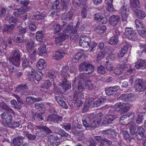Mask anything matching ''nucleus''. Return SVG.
Segmentation results:
<instances>
[{
  "label": "nucleus",
  "instance_id": "1",
  "mask_svg": "<svg viewBox=\"0 0 146 146\" xmlns=\"http://www.w3.org/2000/svg\"><path fill=\"white\" fill-rule=\"evenodd\" d=\"M69 67L67 66L63 67L61 72V74L62 76V78L63 79L61 85L65 90H67L71 88V83L67 81V80L68 77H69V72L72 73L74 72V70H69Z\"/></svg>",
  "mask_w": 146,
  "mask_h": 146
},
{
  "label": "nucleus",
  "instance_id": "2",
  "mask_svg": "<svg viewBox=\"0 0 146 146\" xmlns=\"http://www.w3.org/2000/svg\"><path fill=\"white\" fill-rule=\"evenodd\" d=\"M85 88L84 84L82 83L80 81L78 82L77 86L76 87L75 91L73 96V99L75 100L76 105L78 107H80L82 104V102L80 100L78 97L79 94L82 95V92L83 91Z\"/></svg>",
  "mask_w": 146,
  "mask_h": 146
},
{
  "label": "nucleus",
  "instance_id": "3",
  "mask_svg": "<svg viewBox=\"0 0 146 146\" xmlns=\"http://www.w3.org/2000/svg\"><path fill=\"white\" fill-rule=\"evenodd\" d=\"M72 26L69 25H68L63 32L60 34V35L55 38V41L56 43H59L68 39L72 32Z\"/></svg>",
  "mask_w": 146,
  "mask_h": 146
},
{
  "label": "nucleus",
  "instance_id": "4",
  "mask_svg": "<svg viewBox=\"0 0 146 146\" xmlns=\"http://www.w3.org/2000/svg\"><path fill=\"white\" fill-rule=\"evenodd\" d=\"M21 52L18 49H15L12 52L11 55L9 59L10 62L15 63L16 65L20 64Z\"/></svg>",
  "mask_w": 146,
  "mask_h": 146
},
{
  "label": "nucleus",
  "instance_id": "5",
  "mask_svg": "<svg viewBox=\"0 0 146 146\" xmlns=\"http://www.w3.org/2000/svg\"><path fill=\"white\" fill-rule=\"evenodd\" d=\"M91 66V64H88L86 62H83L81 63L79 66V69L80 70L85 71L86 72L80 74L79 75V78L80 79H84L86 78L85 74H88L90 73V72H88V70H90V66Z\"/></svg>",
  "mask_w": 146,
  "mask_h": 146
},
{
  "label": "nucleus",
  "instance_id": "6",
  "mask_svg": "<svg viewBox=\"0 0 146 146\" xmlns=\"http://www.w3.org/2000/svg\"><path fill=\"white\" fill-rule=\"evenodd\" d=\"M135 88L137 91H143L146 89V83L142 79H138L135 81Z\"/></svg>",
  "mask_w": 146,
  "mask_h": 146
},
{
  "label": "nucleus",
  "instance_id": "7",
  "mask_svg": "<svg viewBox=\"0 0 146 146\" xmlns=\"http://www.w3.org/2000/svg\"><path fill=\"white\" fill-rule=\"evenodd\" d=\"M12 114L14 115V114L5 112L1 114V117L3 120V122L7 127L13 121V118Z\"/></svg>",
  "mask_w": 146,
  "mask_h": 146
},
{
  "label": "nucleus",
  "instance_id": "8",
  "mask_svg": "<svg viewBox=\"0 0 146 146\" xmlns=\"http://www.w3.org/2000/svg\"><path fill=\"white\" fill-rule=\"evenodd\" d=\"M91 38L86 36H81L79 40V46L83 47L90 48Z\"/></svg>",
  "mask_w": 146,
  "mask_h": 146
},
{
  "label": "nucleus",
  "instance_id": "9",
  "mask_svg": "<svg viewBox=\"0 0 146 146\" xmlns=\"http://www.w3.org/2000/svg\"><path fill=\"white\" fill-rule=\"evenodd\" d=\"M145 130L141 126L138 127L135 133V137L138 140H141L145 136Z\"/></svg>",
  "mask_w": 146,
  "mask_h": 146
},
{
  "label": "nucleus",
  "instance_id": "10",
  "mask_svg": "<svg viewBox=\"0 0 146 146\" xmlns=\"http://www.w3.org/2000/svg\"><path fill=\"white\" fill-rule=\"evenodd\" d=\"M125 35L129 39H131L134 38L136 33L132 29L127 27L125 29Z\"/></svg>",
  "mask_w": 146,
  "mask_h": 146
},
{
  "label": "nucleus",
  "instance_id": "11",
  "mask_svg": "<svg viewBox=\"0 0 146 146\" xmlns=\"http://www.w3.org/2000/svg\"><path fill=\"white\" fill-rule=\"evenodd\" d=\"M103 116V115L101 112L98 113L96 116L95 115L94 118L96 119L94 120L92 122V128L97 127L99 125Z\"/></svg>",
  "mask_w": 146,
  "mask_h": 146
},
{
  "label": "nucleus",
  "instance_id": "12",
  "mask_svg": "<svg viewBox=\"0 0 146 146\" xmlns=\"http://www.w3.org/2000/svg\"><path fill=\"white\" fill-rule=\"evenodd\" d=\"M119 88L117 86L106 88L105 89L106 93L108 96L112 95L118 90Z\"/></svg>",
  "mask_w": 146,
  "mask_h": 146
},
{
  "label": "nucleus",
  "instance_id": "13",
  "mask_svg": "<svg viewBox=\"0 0 146 146\" xmlns=\"http://www.w3.org/2000/svg\"><path fill=\"white\" fill-rule=\"evenodd\" d=\"M50 132V130L46 126H43L41 127L40 131L38 132V136L40 137H43L47 134L49 133Z\"/></svg>",
  "mask_w": 146,
  "mask_h": 146
},
{
  "label": "nucleus",
  "instance_id": "14",
  "mask_svg": "<svg viewBox=\"0 0 146 146\" xmlns=\"http://www.w3.org/2000/svg\"><path fill=\"white\" fill-rule=\"evenodd\" d=\"M26 102L28 105L33 104L35 102H40L42 100L41 98H36L34 97L28 96L25 99Z\"/></svg>",
  "mask_w": 146,
  "mask_h": 146
},
{
  "label": "nucleus",
  "instance_id": "15",
  "mask_svg": "<svg viewBox=\"0 0 146 146\" xmlns=\"http://www.w3.org/2000/svg\"><path fill=\"white\" fill-rule=\"evenodd\" d=\"M104 134L107 135L108 138L114 139L116 137V132L114 129H108L104 131Z\"/></svg>",
  "mask_w": 146,
  "mask_h": 146
},
{
  "label": "nucleus",
  "instance_id": "16",
  "mask_svg": "<svg viewBox=\"0 0 146 146\" xmlns=\"http://www.w3.org/2000/svg\"><path fill=\"white\" fill-rule=\"evenodd\" d=\"M120 11L123 21H126L128 15L129 9L126 7L123 6L120 9Z\"/></svg>",
  "mask_w": 146,
  "mask_h": 146
},
{
  "label": "nucleus",
  "instance_id": "17",
  "mask_svg": "<svg viewBox=\"0 0 146 146\" xmlns=\"http://www.w3.org/2000/svg\"><path fill=\"white\" fill-rule=\"evenodd\" d=\"M67 22V21H62V25H60L58 23L55 24L54 26V33L56 34L60 32L64 27L66 25Z\"/></svg>",
  "mask_w": 146,
  "mask_h": 146
},
{
  "label": "nucleus",
  "instance_id": "18",
  "mask_svg": "<svg viewBox=\"0 0 146 146\" xmlns=\"http://www.w3.org/2000/svg\"><path fill=\"white\" fill-rule=\"evenodd\" d=\"M119 19L120 17L119 16L113 15L110 17L109 21L111 25L114 26L117 24Z\"/></svg>",
  "mask_w": 146,
  "mask_h": 146
},
{
  "label": "nucleus",
  "instance_id": "19",
  "mask_svg": "<svg viewBox=\"0 0 146 146\" xmlns=\"http://www.w3.org/2000/svg\"><path fill=\"white\" fill-rule=\"evenodd\" d=\"M119 67L120 69H123V72L124 70H126L127 72L129 73L132 72L134 69L133 68H131L130 65L127 64L126 62L120 64L119 65Z\"/></svg>",
  "mask_w": 146,
  "mask_h": 146
},
{
  "label": "nucleus",
  "instance_id": "20",
  "mask_svg": "<svg viewBox=\"0 0 146 146\" xmlns=\"http://www.w3.org/2000/svg\"><path fill=\"white\" fill-rule=\"evenodd\" d=\"M135 113L132 112H130L127 113L122 116L119 119V121H121L122 120H124V118H129V122L132 121L134 118Z\"/></svg>",
  "mask_w": 146,
  "mask_h": 146
},
{
  "label": "nucleus",
  "instance_id": "21",
  "mask_svg": "<svg viewBox=\"0 0 146 146\" xmlns=\"http://www.w3.org/2000/svg\"><path fill=\"white\" fill-rule=\"evenodd\" d=\"M25 42L26 48L29 53H30L34 50V43L33 41L27 40Z\"/></svg>",
  "mask_w": 146,
  "mask_h": 146
},
{
  "label": "nucleus",
  "instance_id": "22",
  "mask_svg": "<svg viewBox=\"0 0 146 146\" xmlns=\"http://www.w3.org/2000/svg\"><path fill=\"white\" fill-rule=\"evenodd\" d=\"M65 53L62 50H58L53 54L52 57L53 59L57 60H60L64 57Z\"/></svg>",
  "mask_w": 146,
  "mask_h": 146
},
{
  "label": "nucleus",
  "instance_id": "23",
  "mask_svg": "<svg viewBox=\"0 0 146 146\" xmlns=\"http://www.w3.org/2000/svg\"><path fill=\"white\" fill-rule=\"evenodd\" d=\"M46 65L45 60L43 59H40L37 62L36 66L39 70H42L44 68Z\"/></svg>",
  "mask_w": 146,
  "mask_h": 146
},
{
  "label": "nucleus",
  "instance_id": "24",
  "mask_svg": "<svg viewBox=\"0 0 146 146\" xmlns=\"http://www.w3.org/2000/svg\"><path fill=\"white\" fill-rule=\"evenodd\" d=\"M60 0H56L54 1L51 2L49 6L51 7V9H61L60 4L59 3Z\"/></svg>",
  "mask_w": 146,
  "mask_h": 146
},
{
  "label": "nucleus",
  "instance_id": "25",
  "mask_svg": "<svg viewBox=\"0 0 146 146\" xmlns=\"http://www.w3.org/2000/svg\"><path fill=\"white\" fill-rule=\"evenodd\" d=\"M55 98L59 105L65 109L68 108V106L62 98L60 96H56Z\"/></svg>",
  "mask_w": 146,
  "mask_h": 146
},
{
  "label": "nucleus",
  "instance_id": "26",
  "mask_svg": "<svg viewBox=\"0 0 146 146\" xmlns=\"http://www.w3.org/2000/svg\"><path fill=\"white\" fill-rule=\"evenodd\" d=\"M134 12L137 17L140 19H143L146 16V15L145 12L143 11L140 9H136Z\"/></svg>",
  "mask_w": 146,
  "mask_h": 146
},
{
  "label": "nucleus",
  "instance_id": "27",
  "mask_svg": "<svg viewBox=\"0 0 146 146\" xmlns=\"http://www.w3.org/2000/svg\"><path fill=\"white\" fill-rule=\"evenodd\" d=\"M20 64L16 65L15 63L11 62L8 66V69L9 72H14L18 70V67H19Z\"/></svg>",
  "mask_w": 146,
  "mask_h": 146
},
{
  "label": "nucleus",
  "instance_id": "28",
  "mask_svg": "<svg viewBox=\"0 0 146 146\" xmlns=\"http://www.w3.org/2000/svg\"><path fill=\"white\" fill-rule=\"evenodd\" d=\"M106 29V27L105 25H102L97 27L94 29V31L96 33L101 35L104 33Z\"/></svg>",
  "mask_w": 146,
  "mask_h": 146
},
{
  "label": "nucleus",
  "instance_id": "29",
  "mask_svg": "<svg viewBox=\"0 0 146 146\" xmlns=\"http://www.w3.org/2000/svg\"><path fill=\"white\" fill-rule=\"evenodd\" d=\"M16 11L13 12L14 14L16 16L20 15V14H23L28 11V9H24L23 7H20L18 10H16Z\"/></svg>",
  "mask_w": 146,
  "mask_h": 146
},
{
  "label": "nucleus",
  "instance_id": "30",
  "mask_svg": "<svg viewBox=\"0 0 146 146\" xmlns=\"http://www.w3.org/2000/svg\"><path fill=\"white\" fill-rule=\"evenodd\" d=\"M136 69L142 68L143 69L146 66V62L144 60H141L140 61L136 62L135 64Z\"/></svg>",
  "mask_w": 146,
  "mask_h": 146
},
{
  "label": "nucleus",
  "instance_id": "31",
  "mask_svg": "<svg viewBox=\"0 0 146 146\" xmlns=\"http://www.w3.org/2000/svg\"><path fill=\"white\" fill-rule=\"evenodd\" d=\"M61 4V8L64 10H66L70 4V0H60Z\"/></svg>",
  "mask_w": 146,
  "mask_h": 146
},
{
  "label": "nucleus",
  "instance_id": "32",
  "mask_svg": "<svg viewBox=\"0 0 146 146\" xmlns=\"http://www.w3.org/2000/svg\"><path fill=\"white\" fill-rule=\"evenodd\" d=\"M28 87L27 84H21L18 85L16 88L15 91L16 92H21L22 90L28 89Z\"/></svg>",
  "mask_w": 146,
  "mask_h": 146
},
{
  "label": "nucleus",
  "instance_id": "33",
  "mask_svg": "<svg viewBox=\"0 0 146 146\" xmlns=\"http://www.w3.org/2000/svg\"><path fill=\"white\" fill-rule=\"evenodd\" d=\"M106 99L104 98H100L96 100L93 104V107H98L101 105L106 102Z\"/></svg>",
  "mask_w": 146,
  "mask_h": 146
},
{
  "label": "nucleus",
  "instance_id": "34",
  "mask_svg": "<svg viewBox=\"0 0 146 146\" xmlns=\"http://www.w3.org/2000/svg\"><path fill=\"white\" fill-rule=\"evenodd\" d=\"M49 141L52 145H54L56 141L58 140L59 137L56 134H53L50 136L49 137Z\"/></svg>",
  "mask_w": 146,
  "mask_h": 146
},
{
  "label": "nucleus",
  "instance_id": "35",
  "mask_svg": "<svg viewBox=\"0 0 146 146\" xmlns=\"http://www.w3.org/2000/svg\"><path fill=\"white\" fill-rule=\"evenodd\" d=\"M131 104H125L124 103L122 104V107L120 112L121 113H124L128 111L131 106Z\"/></svg>",
  "mask_w": 146,
  "mask_h": 146
},
{
  "label": "nucleus",
  "instance_id": "36",
  "mask_svg": "<svg viewBox=\"0 0 146 146\" xmlns=\"http://www.w3.org/2000/svg\"><path fill=\"white\" fill-rule=\"evenodd\" d=\"M44 38L43 34L42 33V31H38L36 33V38L37 41L41 42Z\"/></svg>",
  "mask_w": 146,
  "mask_h": 146
},
{
  "label": "nucleus",
  "instance_id": "37",
  "mask_svg": "<svg viewBox=\"0 0 146 146\" xmlns=\"http://www.w3.org/2000/svg\"><path fill=\"white\" fill-rule=\"evenodd\" d=\"M128 50L127 46L125 45L121 50L119 53L118 54V56L119 58L123 57L126 53Z\"/></svg>",
  "mask_w": 146,
  "mask_h": 146
},
{
  "label": "nucleus",
  "instance_id": "38",
  "mask_svg": "<svg viewBox=\"0 0 146 146\" xmlns=\"http://www.w3.org/2000/svg\"><path fill=\"white\" fill-rule=\"evenodd\" d=\"M36 50H34L33 52L27 58L31 64H32L36 59Z\"/></svg>",
  "mask_w": 146,
  "mask_h": 146
},
{
  "label": "nucleus",
  "instance_id": "39",
  "mask_svg": "<svg viewBox=\"0 0 146 146\" xmlns=\"http://www.w3.org/2000/svg\"><path fill=\"white\" fill-rule=\"evenodd\" d=\"M113 0H106V3L108 5V10L110 12H112L114 11V9L112 6V1Z\"/></svg>",
  "mask_w": 146,
  "mask_h": 146
},
{
  "label": "nucleus",
  "instance_id": "40",
  "mask_svg": "<svg viewBox=\"0 0 146 146\" xmlns=\"http://www.w3.org/2000/svg\"><path fill=\"white\" fill-rule=\"evenodd\" d=\"M130 5L132 9L136 8L139 7V0H131Z\"/></svg>",
  "mask_w": 146,
  "mask_h": 146
},
{
  "label": "nucleus",
  "instance_id": "41",
  "mask_svg": "<svg viewBox=\"0 0 146 146\" xmlns=\"http://www.w3.org/2000/svg\"><path fill=\"white\" fill-rule=\"evenodd\" d=\"M134 96L133 94H127V97H126L125 102L127 104H130L133 102L134 101Z\"/></svg>",
  "mask_w": 146,
  "mask_h": 146
},
{
  "label": "nucleus",
  "instance_id": "42",
  "mask_svg": "<svg viewBox=\"0 0 146 146\" xmlns=\"http://www.w3.org/2000/svg\"><path fill=\"white\" fill-rule=\"evenodd\" d=\"M15 27L13 24L7 25L4 27L3 30L4 32L7 33L10 32Z\"/></svg>",
  "mask_w": 146,
  "mask_h": 146
},
{
  "label": "nucleus",
  "instance_id": "43",
  "mask_svg": "<svg viewBox=\"0 0 146 146\" xmlns=\"http://www.w3.org/2000/svg\"><path fill=\"white\" fill-rule=\"evenodd\" d=\"M9 23L10 24H13L14 26L15 25L19 23V19L14 17H11L9 18Z\"/></svg>",
  "mask_w": 146,
  "mask_h": 146
},
{
  "label": "nucleus",
  "instance_id": "44",
  "mask_svg": "<svg viewBox=\"0 0 146 146\" xmlns=\"http://www.w3.org/2000/svg\"><path fill=\"white\" fill-rule=\"evenodd\" d=\"M137 31L140 36L143 37L146 36V29L144 27H141L140 29L137 30Z\"/></svg>",
  "mask_w": 146,
  "mask_h": 146
},
{
  "label": "nucleus",
  "instance_id": "45",
  "mask_svg": "<svg viewBox=\"0 0 146 146\" xmlns=\"http://www.w3.org/2000/svg\"><path fill=\"white\" fill-rule=\"evenodd\" d=\"M19 122L13 120L10 123L7 127L12 128H14L19 127Z\"/></svg>",
  "mask_w": 146,
  "mask_h": 146
},
{
  "label": "nucleus",
  "instance_id": "46",
  "mask_svg": "<svg viewBox=\"0 0 146 146\" xmlns=\"http://www.w3.org/2000/svg\"><path fill=\"white\" fill-rule=\"evenodd\" d=\"M2 108L3 110L7 111L8 113H11L13 114H15L14 111L7 106L5 103L3 104L2 106Z\"/></svg>",
  "mask_w": 146,
  "mask_h": 146
},
{
  "label": "nucleus",
  "instance_id": "47",
  "mask_svg": "<svg viewBox=\"0 0 146 146\" xmlns=\"http://www.w3.org/2000/svg\"><path fill=\"white\" fill-rule=\"evenodd\" d=\"M24 134L26 137L29 140H35L36 138L35 135H33L29 133V131H24Z\"/></svg>",
  "mask_w": 146,
  "mask_h": 146
},
{
  "label": "nucleus",
  "instance_id": "48",
  "mask_svg": "<svg viewBox=\"0 0 146 146\" xmlns=\"http://www.w3.org/2000/svg\"><path fill=\"white\" fill-rule=\"evenodd\" d=\"M123 104V103H121L120 102L116 103L113 107L114 111L118 112L121 110L122 107V104Z\"/></svg>",
  "mask_w": 146,
  "mask_h": 146
},
{
  "label": "nucleus",
  "instance_id": "49",
  "mask_svg": "<svg viewBox=\"0 0 146 146\" xmlns=\"http://www.w3.org/2000/svg\"><path fill=\"white\" fill-rule=\"evenodd\" d=\"M51 83L50 80H46L42 85L41 88H43L48 89L51 85Z\"/></svg>",
  "mask_w": 146,
  "mask_h": 146
},
{
  "label": "nucleus",
  "instance_id": "50",
  "mask_svg": "<svg viewBox=\"0 0 146 146\" xmlns=\"http://www.w3.org/2000/svg\"><path fill=\"white\" fill-rule=\"evenodd\" d=\"M31 64H32L27 59L23 60L22 62V66L23 68H25L27 67H31L30 66Z\"/></svg>",
  "mask_w": 146,
  "mask_h": 146
},
{
  "label": "nucleus",
  "instance_id": "51",
  "mask_svg": "<svg viewBox=\"0 0 146 146\" xmlns=\"http://www.w3.org/2000/svg\"><path fill=\"white\" fill-rule=\"evenodd\" d=\"M25 74L28 77V79L29 81L33 82L34 81V75L31 74L30 72L29 71H26L25 72Z\"/></svg>",
  "mask_w": 146,
  "mask_h": 146
},
{
  "label": "nucleus",
  "instance_id": "52",
  "mask_svg": "<svg viewBox=\"0 0 146 146\" xmlns=\"http://www.w3.org/2000/svg\"><path fill=\"white\" fill-rule=\"evenodd\" d=\"M121 133L123 135V138L126 140L129 141L131 138V137L129 135L128 131L123 130L121 131Z\"/></svg>",
  "mask_w": 146,
  "mask_h": 146
},
{
  "label": "nucleus",
  "instance_id": "53",
  "mask_svg": "<svg viewBox=\"0 0 146 146\" xmlns=\"http://www.w3.org/2000/svg\"><path fill=\"white\" fill-rule=\"evenodd\" d=\"M43 76V74L42 72H37L36 73L35 75V79L37 82H39L42 79Z\"/></svg>",
  "mask_w": 146,
  "mask_h": 146
},
{
  "label": "nucleus",
  "instance_id": "54",
  "mask_svg": "<svg viewBox=\"0 0 146 146\" xmlns=\"http://www.w3.org/2000/svg\"><path fill=\"white\" fill-rule=\"evenodd\" d=\"M39 52L38 54L39 55L42 56L43 54H45L46 53V46L44 45L43 46H41L38 48Z\"/></svg>",
  "mask_w": 146,
  "mask_h": 146
},
{
  "label": "nucleus",
  "instance_id": "55",
  "mask_svg": "<svg viewBox=\"0 0 146 146\" xmlns=\"http://www.w3.org/2000/svg\"><path fill=\"white\" fill-rule=\"evenodd\" d=\"M98 72L100 74H104L106 73V71L103 65H101L98 68Z\"/></svg>",
  "mask_w": 146,
  "mask_h": 146
},
{
  "label": "nucleus",
  "instance_id": "56",
  "mask_svg": "<svg viewBox=\"0 0 146 146\" xmlns=\"http://www.w3.org/2000/svg\"><path fill=\"white\" fill-rule=\"evenodd\" d=\"M118 41V37L114 36L111 37L109 41V43L111 45L116 44Z\"/></svg>",
  "mask_w": 146,
  "mask_h": 146
},
{
  "label": "nucleus",
  "instance_id": "57",
  "mask_svg": "<svg viewBox=\"0 0 146 146\" xmlns=\"http://www.w3.org/2000/svg\"><path fill=\"white\" fill-rule=\"evenodd\" d=\"M12 143L14 146H20L22 144L21 140L19 138H15L14 139Z\"/></svg>",
  "mask_w": 146,
  "mask_h": 146
},
{
  "label": "nucleus",
  "instance_id": "58",
  "mask_svg": "<svg viewBox=\"0 0 146 146\" xmlns=\"http://www.w3.org/2000/svg\"><path fill=\"white\" fill-rule=\"evenodd\" d=\"M143 116L141 114H139L137 115L136 119V122L137 124H140L143 121Z\"/></svg>",
  "mask_w": 146,
  "mask_h": 146
},
{
  "label": "nucleus",
  "instance_id": "59",
  "mask_svg": "<svg viewBox=\"0 0 146 146\" xmlns=\"http://www.w3.org/2000/svg\"><path fill=\"white\" fill-rule=\"evenodd\" d=\"M84 54L83 52H78L74 56V57L75 60H79L80 59H81L83 56Z\"/></svg>",
  "mask_w": 146,
  "mask_h": 146
},
{
  "label": "nucleus",
  "instance_id": "60",
  "mask_svg": "<svg viewBox=\"0 0 146 146\" xmlns=\"http://www.w3.org/2000/svg\"><path fill=\"white\" fill-rule=\"evenodd\" d=\"M12 107L15 109H19L20 108V106L18 105L16 100H11V102Z\"/></svg>",
  "mask_w": 146,
  "mask_h": 146
},
{
  "label": "nucleus",
  "instance_id": "61",
  "mask_svg": "<svg viewBox=\"0 0 146 146\" xmlns=\"http://www.w3.org/2000/svg\"><path fill=\"white\" fill-rule=\"evenodd\" d=\"M55 114H51L49 115L48 117L47 121H52L55 123Z\"/></svg>",
  "mask_w": 146,
  "mask_h": 146
},
{
  "label": "nucleus",
  "instance_id": "62",
  "mask_svg": "<svg viewBox=\"0 0 146 146\" xmlns=\"http://www.w3.org/2000/svg\"><path fill=\"white\" fill-rule=\"evenodd\" d=\"M129 129L130 130V133L132 135H134L135 133L136 127H135V124L131 125Z\"/></svg>",
  "mask_w": 146,
  "mask_h": 146
},
{
  "label": "nucleus",
  "instance_id": "63",
  "mask_svg": "<svg viewBox=\"0 0 146 146\" xmlns=\"http://www.w3.org/2000/svg\"><path fill=\"white\" fill-rule=\"evenodd\" d=\"M46 77L49 78V80L52 81L54 80V78H56V76H54L52 72H49L46 74Z\"/></svg>",
  "mask_w": 146,
  "mask_h": 146
},
{
  "label": "nucleus",
  "instance_id": "64",
  "mask_svg": "<svg viewBox=\"0 0 146 146\" xmlns=\"http://www.w3.org/2000/svg\"><path fill=\"white\" fill-rule=\"evenodd\" d=\"M103 16V15L101 13H97L95 14L94 18L95 20L98 21H99L100 20L102 19Z\"/></svg>",
  "mask_w": 146,
  "mask_h": 146
}]
</instances>
